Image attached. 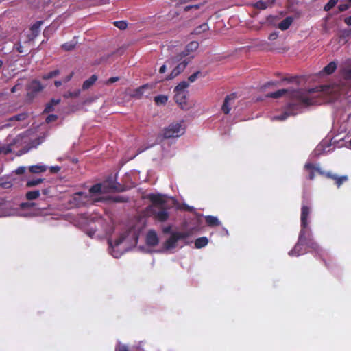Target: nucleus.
<instances>
[{
    "mask_svg": "<svg viewBox=\"0 0 351 351\" xmlns=\"http://www.w3.org/2000/svg\"><path fill=\"white\" fill-rule=\"evenodd\" d=\"M338 2V0H330L324 6V10L329 11Z\"/></svg>",
    "mask_w": 351,
    "mask_h": 351,
    "instance_id": "nucleus-40",
    "label": "nucleus"
},
{
    "mask_svg": "<svg viewBox=\"0 0 351 351\" xmlns=\"http://www.w3.org/2000/svg\"><path fill=\"white\" fill-rule=\"evenodd\" d=\"M148 198L153 203L151 209L155 218L160 221H166L169 217V213L166 210L167 197L160 194H149Z\"/></svg>",
    "mask_w": 351,
    "mask_h": 351,
    "instance_id": "nucleus-6",
    "label": "nucleus"
},
{
    "mask_svg": "<svg viewBox=\"0 0 351 351\" xmlns=\"http://www.w3.org/2000/svg\"><path fill=\"white\" fill-rule=\"evenodd\" d=\"M305 245L317 252L321 250L318 244L311 239V234H305L304 240L301 243H300V237L298 238V243L295 245L294 248L289 252V255L298 256L303 254L304 252L302 250V247Z\"/></svg>",
    "mask_w": 351,
    "mask_h": 351,
    "instance_id": "nucleus-7",
    "label": "nucleus"
},
{
    "mask_svg": "<svg viewBox=\"0 0 351 351\" xmlns=\"http://www.w3.org/2000/svg\"><path fill=\"white\" fill-rule=\"evenodd\" d=\"M80 94V90H76L73 92H69L64 95V97L66 98L69 97H77Z\"/></svg>",
    "mask_w": 351,
    "mask_h": 351,
    "instance_id": "nucleus-42",
    "label": "nucleus"
},
{
    "mask_svg": "<svg viewBox=\"0 0 351 351\" xmlns=\"http://www.w3.org/2000/svg\"><path fill=\"white\" fill-rule=\"evenodd\" d=\"M114 25L119 28V29H125L127 27V23L124 21H115L114 22Z\"/></svg>",
    "mask_w": 351,
    "mask_h": 351,
    "instance_id": "nucleus-41",
    "label": "nucleus"
},
{
    "mask_svg": "<svg viewBox=\"0 0 351 351\" xmlns=\"http://www.w3.org/2000/svg\"><path fill=\"white\" fill-rule=\"evenodd\" d=\"M235 99L234 94L228 95L224 100L222 106V110L225 114H228L231 110V106L233 104Z\"/></svg>",
    "mask_w": 351,
    "mask_h": 351,
    "instance_id": "nucleus-16",
    "label": "nucleus"
},
{
    "mask_svg": "<svg viewBox=\"0 0 351 351\" xmlns=\"http://www.w3.org/2000/svg\"><path fill=\"white\" fill-rule=\"evenodd\" d=\"M97 80V76L96 75H93L90 78L85 80L82 84V89L87 90L90 88L95 82Z\"/></svg>",
    "mask_w": 351,
    "mask_h": 351,
    "instance_id": "nucleus-21",
    "label": "nucleus"
},
{
    "mask_svg": "<svg viewBox=\"0 0 351 351\" xmlns=\"http://www.w3.org/2000/svg\"><path fill=\"white\" fill-rule=\"evenodd\" d=\"M163 232L164 233H170L171 232V227L170 226H167L165 228H163Z\"/></svg>",
    "mask_w": 351,
    "mask_h": 351,
    "instance_id": "nucleus-55",
    "label": "nucleus"
},
{
    "mask_svg": "<svg viewBox=\"0 0 351 351\" xmlns=\"http://www.w3.org/2000/svg\"><path fill=\"white\" fill-rule=\"evenodd\" d=\"M30 206V204H29V203H23V204H21V206H22L23 208H24V207H25V206Z\"/></svg>",
    "mask_w": 351,
    "mask_h": 351,
    "instance_id": "nucleus-60",
    "label": "nucleus"
},
{
    "mask_svg": "<svg viewBox=\"0 0 351 351\" xmlns=\"http://www.w3.org/2000/svg\"><path fill=\"white\" fill-rule=\"evenodd\" d=\"M152 88L153 86L152 85H143L139 87L138 88L136 89L134 93L132 94V96L138 98L141 97L143 95H145L146 97H147L150 94Z\"/></svg>",
    "mask_w": 351,
    "mask_h": 351,
    "instance_id": "nucleus-13",
    "label": "nucleus"
},
{
    "mask_svg": "<svg viewBox=\"0 0 351 351\" xmlns=\"http://www.w3.org/2000/svg\"><path fill=\"white\" fill-rule=\"evenodd\" d=\"M60 169V168L58 166H53V167H51V171L53 173H56V172L59 171Z\"/></svg>",
    "mask_w": 351,
    "mask_h": 351,
    "instance_id": "nucleus-51",
    "label": "nucleus"
},
{
    "mask_svg": "<svg viewBox=\"0 0 351 351\" xmlns=\"http://www.w3.org/2000/svg\"><path fill=\"white\" fill-rule=\"evenodd\" d=\"M60 74L59 70H54L53 71H51L47 74H45L43 75V78L44 80H48L52 77H54Z\"/></svg>",
    "mask_w": 351,
    "mask_h": 351,
    "instance_id": "nucleus-38",
    "label": "nucleus"
},
{
    "mask_svg": "<svg viewBox=\"0 0 351 351\" xmlns=\"http://www.w3.org/2000/svg\"><path fill=\"white\" fill-rule=\"evenodd\" d=\"M351 35V30H345L342 33V36L344 37H349Z\"/></svg>",
    "mask_w": 351,
    "mask_h": 351,
    "instance_id": "nucleus-50",
    "label": "nucleus"
},
{
    "mask_svg": "<svg viewBox=\"0 0 351 351\" xmlns=\"http://www.w3.org/2000/svg\"><path fill=\"white\" fill-rule=\"evenodd\" d=\"M293 22V18L292 17H287L283 21H282L279 25L278 27L281 30H286L287 29L289 26L291 25Z\"/></svg>",
    "mask_w": 351,
    "mask_h": 351,
    "instance_id": "nucleus-26",
    "label": "nucleus"
},
{
    "mask_svg": "<svg viewBox=\"0 0 351 351\" xmlns=\"http://www.w3.org/2000/svg\"><path fill=\"white\" fill-rule=\"evenodd\" d=\"M95 230H89V231L88 232V234L90 237H93V235L95 234Z\"/></svg>",
    "mask_w": 351,
    "mask_h": 351,
    "instance_id": "nucleus-58",
    "label": "nucleus"
},
{
    "mask_svg": "<svg viewBox=\"0 0 351 351\" xmlns=\"http://www.w3.org/2000/svg\"><path fill=\"white\" fill-rule=\"evenodd\" d=\"M14 125L12 124V122H10L9 121V119L8 120V123L4 124L1 128H9V127H12V126H14Z\"/></svg>",
    "mask_w": 351,
    "mask_h": 351,
    "instance_id": "nucleus-52",
    "label": "nucleus"
},
{
    "mask_svg": "<svg viewBox=\"0 0 351 351\" xmlns=\"http://www.w3.org/2000/svg\"><path fill=\"white\" fill-rule=\"evenodd\" d=\"M208 29H209V27H208V24L204 23L199 25L198 27H197L194 29L193 33L195 34L198 35V34H202L203 32H205L208 31Z\"/></svg>",
    "mask_w": 351,
    "mask_h": 351,
    "instance_id": "nucleus-31",
    "label": "nucleus"
},
{
    "mask_svg": "<svg viewBox=\"0 0 351 351\" xmlns=\"http://www.w3.org/2000/svg\"><path fill=\"white\" fill-rule=\"evenodd\" d=\"M224 233H226V235H228V231L226 229H224Z\"/></svg>",
    "mask_w": 351,
    "mask_h": 351,
    "instance_id": "nucleus-63",
    "label": "nucleus"
},
{
    "mask_svg": "<svg viewBox=\"0 0 351 351\" xmlns=\"http://www.w3.org/2000/svg\"><path fill=\"white\" fill-rule=\"evenodd\" d=\"M173 60V62H172V65L176 62H180L178 64V65L173 69L171 73L167 77L166 79L168 80L176 77L181 72H182L184 70L186 65L191 61V58H184L178 54L175 57V58Z\"/></svg>",
    "mask_w": 351,
    "mask_h": 351,
    "instance_id": "nucleus-10",
    "label": "nucleus"
},
{
    "mask_svg": "<svg viewBox=\"0 0 351 351\" xmlns=\"http://www.w3.org/2000/svg\"><path fill=\"white\" fill-rule=\"evenodd\" d=\"M274 0H262L254 4L255 8L261 10L266 9L269 5L274 3Z\"/></svg>",
    "mask_w": 351,
    "mask_h": 351,
    "instance_id": "nucleus-22",
    "label": "nucleus"
},
{
    "mask_svg": "<svg viewBox=\"0 0 351 351\" xmlns=\"http://www.w3.org/2000/svg\"><path fill=\"white\" fill-rule=\"evenodd\" d=\"M189 86V82L186 81H182L179 83L175 88L174 90L176 92H184V90L188 88Z\"/></svg>",
    "mask_w": 351,
    "mask_h": 351,
    "instance_id": "nucleus-34",
    "label": "nucleus"
},
{
    "mask_svg": "<svg viewBox=\"0 0 351 351\" xmlns=\"http://www.w3.org/2000/svg\"><path fill=\"white\" fill-rule=\"evenodd\" d=\"M47 169V166L44 165H36L29 167V171L33 173H39L45 172Z\"/></svg>",
    "mask_w": 351,
    "mask_h": 351,
    "instance_id": "nucleus-25",
    "label": "nucleus"
},
{
    "mask_svg": "<svg viewBox=\"0 0 351 351\" xmlns=\"http://www.w3.org/2000/svg\"><path fill=\"white\" fill-rule=\"evenodd\" d=\"M330 145L328 141L325 140L322 141L320 144H319L315 148L314 153L315 155H320L322 153H328L330 152L329 149Z\"/></svg>",
    "mask_w": 351,
    "mask_h": 351,
    "instance_id": "nucleus-17",
    "label": "nucleus"
},
{
    "mask_svg": "<svg viewBox=\"0 0 351 351\" xmlns=\"http://www.w3.org/2000/svg\"><path fill=\"white\" fill-rule=\"evenodd\" d=\"M138 234V228L135 226L126 228L114 240L109 239V253L115 258H119L124 251L136 245Z\"/></svg>",
    "mask_w": 351,
    "mask_h": 351,
    "instance_id": "nucleus-4",
    "label": "nucleus"
},
{
    "mask_svg": "<svg viewBox=\"0 0 351 351\" xmlns=\"http://www.w3.org/2000/svg\"><path fill=\"white\" fill-rule=\"evenodd\" d=\"M119 190V187L115 183L97 184L90 189L88 194L83 192L75 193L69 200V203L71 206H88L104 201L105 193Z\"/></svg>",
    "mask_w": 351,
    "mask_h": 351,
    "instance_id": "nucleus-2",
    "label": "nucleus"
},
{
    "mask_svg": "<svg viewBox=\"0 0 351 351\" xmlns=\"http://www.w3.org/2000/svg\"><path fill=\"white\" fill-rule=\"evenodd\" d=\"M57 116L56 115H54V114H51V115H49L47 118H46V122L47 123L51 122V121H53L57 119Z\"/></svg>",
    "mask_w": 351,
    "mask_h": 351,
    "instance_id": "nucleus-46",
    "label": "nucleus"
},
{
    "mask_svg": "<svg viewBox=\"0 0 351 351\" xmlns=\"http://www.w3.org/2000/svg\"><path fill=\"white\" fill-rule=\"evenodd\" d=\"M173 62V60H168L166 62V64H163L159 69V72L160 73H165L166 70H167V65H169L170 66H172V62Z\"/></svg>",
    "mask_w": 351,
    "mask_h": 351,
    "instance_id": "nucleus-43",
    "label": "nucleus"
},
{
    "mask_svg": "<svg viewBox=\"0 0 351 351\" xmlns=\"http://www.w3.org/2000/svg\"><path fill=\"white\" fill-rule=\"evenodd\" d=\"M326 176L328 178L335 180L337 187H339L344 182L348 180V177L346 176L339 177L337 175L332 174L331 173H326Z\"/></svg>",
    "mask_w": 351,
    "mask_h": 351,
    "instance_id": "nucleus-20",
    "label": "nucleus"
},
{
    "mask_svg": "<svg viewBox=\"0 0 351 351\" xmlns=\"http://www.w3.org/2000/svg\"><path fill=\"white\" fill-rule=\"evenodd\" d=\"M119 80V78L118 77H110L108 80H107L104 82V84H106V85H110V84H111L112 83H114V82H117Z\"/></svg>",
    "mask_w": 351,
    "mask_h": 351,
    "instance_id": "nucleus-45",
    "label": "nucleus"
},
{
    "mask_svg": "<svg viewBox=\"0 0 351 351\" xmlns=\"http://www.w3.org/2000/svg\"><path fill=\"white\" fill-rule=\"evenodd\" d=\"M47 192H48V191H47V189H44V190L43 191V193L44 194H47Z\"/></svg>",
    "mask_w": 351,
    "mask_h": 351,
    "instance_id": "nucleus-61",
    "label": "nucleus"
},
{
    "mask_svg": "<svg viewBox=\"0 0 351 351\" xmlns=\"http://www.w3.org/2000/svg\"><path fill=\"white\" fill-rule=\"evenodd\" d=\"M311 209L309 206L302 204L301 208V230L300 232V243L304 240L305 234H311V231L309 227V216Z\"/></svg>",
    "mask_w": 351,
    "mask_h": 351,
    "instance_id": "nucleus-8",
    "label": "nucleus"
},
{
    "mask_svg": "<svg viewBox=\"0 0 351 351\" xmlns=\"http://www.w3.org/2000/svg\"><path fill=\"white\" fill-rule=\"evenodd\" d=\"M44 140V134H40L38 136H35L34 132L32 130H28L16 136L10 143L12 146H20L27 143L28 147L25 151V152H27L32 148L37 147V146L40 145Z\"/></svg>",
    "mask_w": 351,
    "mask_h": 351,
    "instance_id": "nucleus-5",
    "label": "nucleus"
},
{
    "mask_svg": "<svg viewBox=\"0 0 351 351\" xmlns=\"http://www.w3.org/2000/svg\"><path fill=\"white\" fill-rule=\"evenodd\" d=\"M199 47V43L196 41H192L186 47V49L180 53L179 55L184 58H193V56H189L190 53L195 51Z\"/></svg>",
    "mask_w": 351,
    "mask_h": 351,
    "instance_id": "nucleus-15",
    "label": "nucleus"
},
{
    "mask_svg": "<svg viewBox=\"0 0 351 351\" xmlns=\"http://www.w3.org/2000/svg\"><path fill=\"white\" fill-rule=\"evenodd\" d=\"M73 73H71L69 75L66 77L64 79V82H67L70 81L73 77Z\"/></svg>",
    "mask_w": 351,
    "mask_h": 351,
    "instance_id": "nucleus-56",
    "label": "nucleus"
},
{
    "mask_svg": "<svg viewBox=\"0 0 351 351\" xmlns=\"http://www.w3.org/2000/svg\"><path fill=\"white\" fill-rule=\"evenodd\" d=\"M2 185L4 188H10L12 186V184L10 182L3 183L2 184Z\"/></svg>",
    "mask_w": 351,
    "mask_h": 351,
    "instance_id": "nucleus-57",
    "label": "nucleus"
},
{
    "mask_svg": "<svg viewBox=\"0 0 351 351\" xmlns=\"http://www.w3.org/2000/svg\"><path fill=\"white\" fill-rule=\"evenodd\" d=\"M77 43L76 38L74 37L72 40L67 42L62 45V48L65 51H71L75 48Z\"/></svg>",
    "mask_w": 351,
    "mask_h": 351,
    "instance_id": "nucleus-29",
    "label": "nucleus"
},
{
    "mask_svg": "<svg viewBox=\"0 0 351 351\" xmlns=\"http://www.w3.org/2000/svg\"><path fill=\"white\" fill-rule=\"evenodd\" d=\"M189 237V234L186 232H171L168 238L164 243V247L167 250H172L178 246V243Z\"/></svg>",
    "mask_w": 351,
    "mask_h": 351,
    "instance_id": "nucleus-9",
    "label": "nucleus"
},
{
    "mask_svg": "<svg viewBox=\"0 0 351 351\" xmlns=\"http://www.w3.org/2000/svg\"><path fill=\"white\" fill-rule=\"evenodd\" d=\"M0 150L1 154H7L12 152V145L8 143V145L0 146Z\"/></svg>",
    "mask_w": 351,
    "mask_h": 351,
    "instance_id": "nucleus-39",
    "label": "nucleus"
},
{
    "mask_svg": "<svg viewBox=\"0 0 351 351\" xmlns=\"http://www.w3.org/2000/svg\"><path fill=\"white\" fill-rule=\"evenodd\" d=\"M304 169L306 171L308 172V178L310 180H313L315 176V172H318L319 174L323 175L324 172L320 169L318 166H315V165L308 162L304 165Z\"/></svg>",
    "mask_w": 351,
    "mask_h": 351,
    "instance_id": "nucleus-14",
    "label": "nucleus"
},
{
    "mask_svg": "<svg viewBox=\"0 0 351 351\" xmlns=\"http://www.w3.org/2000/svg\"><path fill=\"white\" fill-rule=\"evenodd\" d=\"M329 86L326 85L319 87H315L308 90H291L289 89H280L276 92L269 93L267 95L268 97L278 98L285 95H287L290 101L285 112L279 116H274L272 121H285L291 115H295L302 107L321 103L317 97H324L326 101H335L332 98L330 94L326 93L325 88Z\"/></svg>",
    "mask_w": 351,
    "mask_h": 351,
    "instance_id": "nucleus-1",
    "label": "nucleus"
},
{
    "mask_svg": "<svg viewBox=\"0 0 351 351\" xmlns=\"http://www.w3.org/2000/svg\"><path fill=\"white\" fill-rule=\"evenodd\" d=\"M324 90L335 100L351 96V60H346L341 66L339 80L329 84Z\"/></svg>",
    "mask_w": 351,
    "mask_h": 351,
    "instance_id": "nucleus-3",
    "label": "nucleus"
},
{
    "mask_svg": "<svg viewBox=\"0 0 351 351\" xmlns=\"http://www.w3.org/2000/svg\"><path fill=\"white\" fill-rule=\"evenodd\" d=\"M44 86H42L40 82L38 80H33L30 82L28 86V93L27 95L29 97H33L38 93L40 92L43 89Z\"/></svg>",
    "mask_w": 351,
    "mask_h": 351,
    "instance_id": "nucleus-12",
    "label": "nucleus"
},
{
    "mask_svg": "<svg viewBox=\"0 0 351 351\" xmlns=\"http://www.w3.org/2000/svg\"><path fill=\"white\" fill-rule=\"evenodd\" d=\"M349 8L348 4H342L339 6V10L341 12L346 10Z\"/></svg>",
    "mask_w": 351,
    "mask_h": 351,
    "instance_id": "nucleus-49",
    "label": "nucleus"
},
{
    "mask_svg": "<svg viewBox=\"0 0 351 351\" xmlns=\"http://www.w3.org/2000/svg\"><path fill=\"white\" fill-rule=\"evenodd\" d=\"M20 88V85L19 84H16L14 86H13L11 89V92L12 93H15L16 91H17L18 90H19Z\"/></svg>",
    "mask_w": 351,
    "mask_h": 351,
    "instance_id": "nucleus-53",
    "label": "nucleus"
},
{
    "mask_svg": "<svg viewBox=\"0 0 351 351\" xmlns=\"http://www.w3.org/2000/svg\"><path fill=\"white\" fill-rule=\"evenodd\" d=\"M25 171V167H19L15 171L16 173L19 174V175L24 173Z\"/></svg>",
    "mask_w": 351,
    "mask_h": 351,
    "instance_id": "nucleus-47",
    "label": "nucleus"
},
{
    "mask_svg": "<svg viewBox=\"0 0 351 351\" xmlns=\"http://www.w3.org/2000/svg\"><path fill=\"white\" fill-rule=\"evenodd\" d=\"M190 8H191V7L187 6V7L185 8V10H188Z\"/></svg>",
    "mask_w": 351,
    "mask_h": 351,
    "instance_id": "nucleus-64",
    "label": "nucleus"
},
{
    "mask_svg": "<svg viewBox=\"0 0 351 351\" xmlns=\"http://www.w3.org/2000/svg\"><path fill=\"white\" fill-rule=\"evenodd\" d=\"M224 233H226V235H228V231L226 229H224Z\"/></svg>",
    "mask_w": 351,
    "mask_h": 351,
    "instance_id": "nucleus-62",
    "label": "nucleus"
},
{
    "mask_svg": "<svg viewBox=\"0 0 351 351\" xmlns=\"http://www.w3.org/2000/svg\"><path fill=\"white\" fill-rule=\"evenodd\" d=\"M206 223L210 226H217L221 225V222L219 221L217 217L211 215H208L206 217Z\"/></svg>",
    "mask_w": 351,
    "mask_h": 351,
    "instance_id": "nucleus-27",
    "label": "nucleus"
},
{
    "mask_svg": "<svg viewBox=\"0 0 351 351\" xmlns=\"http://www.w3.org/2000/svg\"><path fill=\"white\" fill-rule=\"evenodd\" d=\"M185 99L186 94L184 92H176L175 100L176 103L181 106L182 108H184L183 105L186 103Z\"/></svg>",
    "mask_w": 351,
    "mask_h": 351,
    "instance_id": "nucleus-23",
    "label": "nucleus"
},
{
    "mask_svg": "<svg viewBox=\"0 0 351 351\" xmlns=\"http://www.w3.org/2000/svg\"><path fill=\"white\" fill-rule=\"evenodd\" d=\"M337 69V64L335 62H330L324 68V71L327 74L332 73Z\"/></svg>",
    "mask_w": 351,
    "mask_h": 351,
    "instance_id": "nucleus-33",
    "label": "nucleus"
},
{
    "mask_svg": "<svg viewBox=\"0 0 351 351\" xmlns=\"http://www.w3.org/2000/svg\"><path fill=\"white\" fill-rule=\"evenodd\" d=\"M115 351H130L128 346L121 343L120 341L117 342L115 348ZM136 351H145L143 348V342H139L136 348Z\"/></svg>",
    "mask_w": 351,
    "mask_h": 351,
    "instance_id": "nucleus-19",
    "label": "nucleus"
},
{
    "mask_svg": "<svg viewBox=\"0 0 351 351\" xmlns=\"http://www.w3.org/2000/svg\"><path fill=\"white\" fill-rule=\"evenodd\" d=\"M184 132L185 129L180 123H173L165 129L163 135L165 138H178Z\"/></svg>",
    "mask_w": 351,
    "mask_h": 351,
    "instance_id": "nucleus-11",
    "label": "nucleus"
},
{
    "mask_svg": "<svg viewBox=\"0 0 351 351\" xmlns=\"http://www.w3.org/2000/svg\"><path fill=\"white\" fill-rule=\"evenodd\" d=\"M60 102V99H52L49 103L46 105L45 112H50L54 110V106Z\"/></svg>",
    "mask_w": 351,
    "mask_h": 351,
    "instance_id": "nucleus-28",
    "label": "nucleus"
},
{
    "mask_svg": "<svg viewBox=\"0 0 351 351\" xmlns=\"http://www.w3.org/2000/svg\"><path fill=\"white\" fill-rule=\"evenodd\" d=\"M28 115L27 113L23 112L17 115L13 116L9 119V121L13 122V121H24L27 118Z\"/></svg>",
    "mask_w": 351,
    "mask_h": 351,
    "instance_id": "nucleus-32",
    "label": "nucleus"
},
{
    "mask_svg": "<svg viewBox=\"0 0 351 351\" xmlns=\"http://www.w3.org/2000/svg\"><path fill=\"white\" fill-rule=\"evenodd\" d=\"M278 38V33L274 32L269 34V39L270 40H274Z\"/></svg>",
    "mask_w": 351,
    "mask_h": 351,
    "instance_id": "nucleus-48",
    "label": "nucleus"
},
{
    "mask_svg": "<svg viewBox=\"0 0 351 351\" xmlns=\"http://www.w3.org/2000/svg\"><path fill=\"white\" fill-rule=\"evenodd\" d=\"M54 84L56 87H58V86H61L62 82L61 81H56Z\"/></svg>",
    "mask_w": 351,
    "mask_h": 351,
    "instance_id": "nucleus-59",
    "label": "nucleus"
},
{
    "mask_svg": "<svg viewBox=\"0 0 351 351\" xmlns=\"http://www.w3.org/2000/svg\"><path fill=\"white\" fill-rule=\"evenodd\" d=\"M344 21L348 25H351V16L346 18Z\"/></svg>",
    "mask_w": 351,
    "mask_h": 351,
    "instance_id": "nucleus-54",
    "label": "nucleus"
},
{
    "mask_svg": "<svg viewBox=\"0 0 351 351\" xmlns=\"http://www.w3.org/2000/svg\"><path fill=\"white\" fill-rule=\"evenodd\" d=\"M43 24V21H39L36 22L32 27H31V32H32V38L34 39L35 37L38 36L40 32V27Z\"/></svg>",
    "mask_w": 351,
    "mask_h": 351,
    "instance_id": "nucleus-24",
    "label": "nucleus"
},
{
    "mask_svg": "<svg viewBox=\"0 0 351 351\" xmlns=\"http://www.w3.org/2000/svg\"><path fill=\"white\" fill-rule=\"evenodd\" d=\"M39 195H40V192H39V191L36 190V191H32L27 192L26 194V197L29 200H33V199H36V198H38L39 197Z\"/></svg>",
    "mask_w": 351,
    "mask_h": 351,
    "instance_id": "nucleus-35",
    "label": "nucleus"
},
{
    "mask_svg": "<svg viewBox=\"0 0 351 351\" xmlns=\"http://www.w3.org/2000/svg\"><path fill=\"white\" fill-rule=\"evenodd\" d=\"M146 243L148 245L155 246L158 243V238L154 230H149L146 236Z\"/></svg>",
    "mask_w": 351,
    "mask_h": 351,
    "instance_id": "nucleus-18",
    "label": "nucleus"
},
{
    "mask_svg": "<svg viewBox=\"0 0 351 351\" xmlns=\"http://www.w3.org/2000/svg\"><path fill=\"white\" fill-rule=\"evenodd\" d=\"M154 101L158 105L165 104L167 101V97L165 95H158L155 97Z\"/></svg>",
    "mask_w": 351,
    "mask_h": 351,
    "instance_id": "nucleus-37",
    "label": "nucleus"
},
{
    "mask_svg": "<svg viewBox=\"0 0 351 351\" xmlns=\"http://www.w3.org/2000/svg\"><path fill=\"white\" fill-rule=\"evenodd\" d=\"M199 75H200V72L197 71L195 73H193V75H191V76H189L188 78L189 82V83L194 82L197 79V77H199Z\"/></svg>",
    "mask_w": 351,
    "mask_h": 351,
    "instance_id": "nucleus-44",
    "label": "nucleus"
},
{
    "mask_svg": "<svg viewBox=\"0 0 351 351\" xmlns=\"http://www.w3.org/2000/svg\"><path fill=\"white\" fill-rule=\"evenodd\" d=\"M208 239L206 237H200L196 239L195 245L197 248H202L208 244Z\"/></svg>",
    "mask_w": 351,
    "mask_h": 351,
    "instance_id": "nucleus-30",
    "label": "nucleus"
},
{
    "mask_svg": "<svg viewBox=\"0 0 351 351\" xmlns=\"http://www.w3.org/2000/svg\"><path fill=\"white\" fill-rule=\"evenodd\" d=\"M43 182V179H42V178L32 179V180H28L27 182L26 185L27 187H32V186H37V185L41 184Z\"/></svg>",
    "mask_w": 351,
    "mask_h": 351,
    "instance_id": "nucleus-36",
    "label": "nucleus"
}]
</instances>
